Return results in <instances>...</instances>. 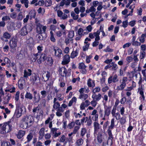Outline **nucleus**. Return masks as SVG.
Here are the masks:
<instances>
[{
  "label": "nucleus",
  "instance_id": "obj_1",
  "mask_svg": "<svg viewBox=\"0 0 146 146\" xmlns=\"http://www.w3.org/2000/svg\"><path fill=\"white\" fill-rule=\"evenodd\" d=\"M111 112V108L109 107L104 108V111L102 109L100 108L99 111L100 118L103 121L108 119Z\"/></svg>",
  "mask_w": 146,
  "mask_h": 146
},
{
  "label": "nucleus",
  "instance_id": "obj_2",
  "mask_svg": "<svg viewBox=\"0 0 146 146\" xmlns=\"http://www.w3.org/2000/svg\"><path fill=\"white\" fill-rule=\"evenodd\" d=\"M12 126L10 122H6L3 124L0 128V133L3 134L10 132L12 130Z\"/></svg>",
  "mask_w": 146,
  "mask_h": 146
},
{
  "label": "nucleus",
  "instance_id": "obj_3",
  "mask_svg": "<svg viewBox=\"0 0 146 146\" xmlns=\"http://www.w3.org/2000/svg\"><path fill=\"white\" fill-rule=\"evenodd\" d=\"M33 29V26L31 24L27 25L23 27L20 31V34L22 36L27 35Z\"/></svg>",
  "mask_w": 146,
  "mask_h": 146
},
{
  "label": "nucleus",
  "instance_id": "obj_4",
  "mask_svg": "<svg viewBox=\"0 0 146 146\" xmlns=\"http://www.w3.org/2000/svg\"><path fill=\"white\" fill-rule=\"evenodd\" d=\"M52 52L54 56L58 58H60L62 54V50L57 47L53 46Z\"/></svg>",
  "mask_w": 146,
  "mask_h": 146
},
{
  "label": "nucleus",
  "instance_id": "obj_5",
  "mask_svg": "<svg viewBox=\"0 0 146 146\" xmlns=\"http://www.w3.org/2000/svg\"><path fill=\"white\" fill-rule=\"evenodd\" d=\"M36 32L38 34H41L43 33H45L47 27L46 26H43L40 24L38 22H36Z\"/></svg>",
  "mask_w": 146,
  "mask_h": 146
},
{
  "label": "nucleus",
  "instance_id": "obj_6",
  "mask_svg": "<svg viewBox=\"0 0 146 146\" xmlns=\"http://www.w3.org/2000/svg\"><path fill=\"white\" fill-rule=\"evenodd\" d=\"M38 78V75L37 74L33 75L30 78V81L33 84H35L36 85H38V84H40V79Z\"/></svg>",
  "mask_w": 146,
  "mask_h": 146
},
{
  "label": "nucleus",
  "instance_id": "obj_7",
  "mask_svg": "<svg viewBox=\"0 0 146 146\" xmlns=\"http://www.w3.org/2000/svg\"><path fill=\"white\" fill-rule=\"evenodd\" d=\"M57 100L56 98H54L52 111H54L55 110H57L60 108V104L59 102H57Z\"/></svg>",
  "mask_w": 146,
  "mask_h": 146
},
{
  "label": "nucleus",
  "instance_id": "obj_8",
  "mask_svg": "<svg viewBox=\"0 0 146 146\" xmlns=\"http://www.w3.org/2000/svg\"><path fill=\"white\" fill-rule=\"evenodd\" d=\"M22 119L26 122L30 126L32 125L33 117L29 115L25 116Z\"/></svg>",
  "mask_w": 146,
  "mask_h": 146
},
{
  "label": "nucleus",
  "instance_id": "obj_9",
  "mask_svg": "<svg viewBox=\"0 0 146 146\" xmlns=\"http://www.w3.org/2000/svg\"><path fill=\"white\" fill-rule=\"evenodd\" d=\"M86 66L83 62H81L79 64L78 68L82 70L81 71L83 74H85L87 73V70L86 69Z\"/></svg>",
  "mask_w": 146,
  "mask_h": 146
},
{
  "label": "nucleus",
  "instance_id": "obj_10",
  "mask_svg": "<svg viewBox=\"0 0 146 146\" xmlns=\"http://www.w3.org/2000/svg\"><path fill=\"white\" fill-rule=\"evenodd\" d=\"M57 15L58 17L60 18L61 19L66 20L68 17L66 14L63 13V12L60 10H58L57 11Z\"/></svg>",
  "mask_w": 146,
  "mask_h": 146
},
{
  "label": "nucleus",
  "instance_id": "obj_11",
  "mask_svg": "<svg viewBox=\"0 0 146 146\" xmlns=\"http://www.w3.org/2000/svg\"><path fill=\"white\" fill-rule=\"evenodd\" d=\"M17 40L15 38H12L9 41V44L10 47L13 48L17 46Z\"/></svg>",
  "mask_w": 146,
  "mask_h": 146
},
{
  "label": "nucleus",
  "instance_id": "obj_12",
  "mask_svg": "<svg viewBox=\"0 0 146 146\" xmlns=\"http://www.w3.org/2000/svg\"><path fill=\"white\" fill-rule=\"evenodd\" d=\"M70 61V57L69 55L66 54L63 57V60L62 64L63 65H66L68 64Z\"/></svg>",
  "mask_w": 146,
  "mask_h": 146
},
{
  "label": "nucleus",
  "instance_id": "obj_13",
  "mask_svg": "<svg viewBox=\"0 0 146 146\" xmlns=\"http://www.w3.org/2000/svg\"><path fill=\"white\" fill-rule=\"evenodd\" d=\"M93 126L94 129V135H96L99 129L101 127L98 121H94L93 123Z\"/></svg>",
  "mask_w": 146,
  "mask_h": 146
},
{
  "label": "nucleus",
  "instance_id": "obj_14",
  "mask_svg": "<svg viewBox=\"0 0 146 146\" xmlns=\"http://www.w3.org/2000/svg\"><path fill=\"white\" fill-rule=\"evenodd\" d=\"M23 108H19L17 109L15 111L14 115V116L17 118L20 117L21 116L22 113L23 111Z\"/></svg>",
  "mask_w": 146,
  "mask_h": 146
},
{
  "label": "nucleus",
  "instance_id": "obj_15",
  "mask_svg": "<svg viewBox=\"0 0 146 146\" xmlns=\"http://www.w3.org/2000/svg\"><path fill=\"white\" fill-rule=\"evenodd\" d=\"M58 72L62 76H64L66 75L67 71L66 68L64 67L59 68Z\"/></svg>",
  "mask_w": 146,
  "mask_h": 146
},
{
  "label": "nucleus",
  "instance_id": "obj_16",
  "mask_svg": "<svg viewBox=\"0 0 146 146\" xmlns=\"http://www.w3.org/2000/svg\"><path fill=\"white\" fill-rule=\"evenodd\" d=\"M32 70L30 69L24 70L23 77L27 78L28 76H30L32 74Z\"/></svg>",
  "mask_w": 146,
  "mask_h": 146
},
{
  "label": "nucleus",
  "instance_id": "obj_17",
  "mask_svg": "<svg viewBox=\"0 0 146 146\" xmlns=\"http://www.w3.org/2000/svg\"><path fill=\"white\" fill-rule=\"evenodd\" d=\"M64 111V110L63 108L62 107H60L56 111V115L58 117L62 116Z\"/></svg>",
  "mask_w": 146,
  "mask_h": 146
},
{
  "label": "nucleus",
  "instance_id": "obj_18",
  "mask_svg": "<svg viewBox=\"0 0 146 146\" xmlns=\"http://www.w3.org/2000/svg\"><path fill=\"white\" fill-rule=\"evenodd\" d=\"M102 97V95L100 93L98 94H93L92 96V98L93 99L96 101H99L100 100Z\"/></svg>",
  "mask_w": 146,
  "mask_h": 146
},
{
  "label": "nucleus",
  "instance_id": "obj_19",
  "mask_svg": "<svg viewBox=\"0 0 146 146\" xmlns=\"http://www.w3.org/2000/svg\"><path fill=\"white\" fill-rule=\"evenodd\" d=\"M45 128L42 127L41 128L38 132L39 137L38 139L39 140L42 139L44 136Z\"/></svg>",
  "mask_w": 146,
  "mask_h": 146
},
{
  "label": "nucleus",
  "instance_id": "obj_20",
  "mask_svg": "<svg viewBox=\"0 0 146 146\" xmlns=\"http://www.w3.org/2000/svg\"><path fill=\"white\" fill-rule=\"evenodd\" d=\"M25 131L19 130L16 136L19 139H21L25 135Z\"/></svg>",
  "mask_w": 146,
  "mask_h": 146
},
{
  "label": "nucleus",
  "instance_id": "obj_21",
  "mask_svg": "<svg viewBox=\"0 0 146 146\" xmlns=\"http://www.w3.org/2000/svg\"><path fill=\"white\" fill-rule=\"evenodd\" d=\"M30 126L22 119L20 126L23 129H26Z\"/></svg>",
  "mask_w": 146,
  "mask_h": 146
},
{
  "label": "nucleus",
  "instance_id": "obj_22",
  "mask_svg": "<svg viewBox=\"0 0 146 146\" xmlns=\"http://www.w3.org/2000/svg\"><path fill=\"white\" fill-rule=\"evenodd\" d=\"M87 84L89 87L93 88L95 86V84L94 80L91 79L89 78L87 82Z\"/></svg>",
  "mask_w": 146,
  "mask_h": 146
},
{
  "label": "nucleus",
  "instance_id": "obj_23",
  "mask_svg": "<svg viewBox=\"0 0 146 146\" xmlns=\"http://www.w3.org/2000/svg\"><path fill=\"white\" fill-rule=\"evenodd\" d=\"M40 100V96L39 93L37 94L36 96H34L33 102L35 104L37 103Z\"/></svg>",
  "mask_w": 146,
  "mask_h": 146
},
{
  "label": "nucleus",
  "instance_id": "obj_24",
  "mask_svg": "<svg viewBox=\"0 0 146 146\" xmlns=\"http://www.w3.org/2000/svg\"><path fill=\"white\" fill-rule=\"evenodd\" d=\"M79 50L76 49L75 51L73 50L70 54V57L72 58H74L77 56L78 54Z\"/></svg>",
  "mask_w": 146,
  "mask_h": 146
},
{
  "label": "nucleus",
  "instance_id": "obj_25",
  "mask_svg": "<svg viewBox=\"0 0 146 146\" xmlns=\"http://www.w3.org/2000/svg\"><path fill=\"white\" fill-rule=\"evenodd\" d=\"M45 75H44V76L43 75L42 78L44 80V81L46 82L49 79L50 76V73L49 72L47 71L46 72H45Z\"/></svg>",
  "mask_w": 146,
  "mask_h": 146
},
{
  "label": "nucleus",
  "instance_id": "obj_26",
  "mask_svg": "<svg viewBox=\"0 0 146 146\" xmlns=\"http://www.w3.org/2000/svg\"><path fill=\"white\" fill-rule=\"evenodd\" d=\"M84 142V140L82 138H81L76 140L75 144L76 146H80L83 145Z\"/></svg>",
  "mask_w": 146,
  "mask_h": 146
},
{
  "label": "nucleus",
  "instance_id": "obj_27",
  "mask_svg": "<svg viewBox=\"0 0 146 146\" xmlns=\"http://www.w3.org/2000/svg\"><path fill=\"white\" fill-rule=\"evenodd\" d=\"M103 134L102 131L101 130L99 132L97 136V140L100 143H101L102 142V136Z\"/></svg>",
  "mask_w": 146,
  "mask_h": 146
},
{
  "label": "nucleus",
  "instance_id": "obj_28",
  "mask_svg": "<svg viewBox=\"0 0 146 146\" xmlns=\"http://www.w3.org/2000/svg\"><path fill=\"white\" fill-rule=\"evenodd\" d=\"M87 133V129L85 127L81 128L80 131V135L83 137Z\"/></svg>",
  "mask_w": 146,
  "mask_h": 146
},
{
  "label": "nucleus",
  "instance_id": "obj_29",
  "mask_svg": "<svg viewBox=\"0 0 146 146\" xmlns=\"http://www.w3.org/2000/svg\"><path fill=\"white\" fill-rule=\"evenodd\" d=\"M40 55L38 53L33 54H31V60L33 62H35L38 58V56Z\"/></svg>",
  "mask_w": 146,
  "mask_h": 146
},
{
  "label": "nucleus",
  "instance_id": "obj_30",
  "mask_svg": "<svg viewBox=\"0 0 146 146\" xmlns=\"http://www.w3.org/2000/svg\"><path fill=\"white\" fill-rule=\"evenodd\" d=\"M128 80V78L126 77H124L120 80V84L126 86L127 82Z\"/></svg>",
  "mask_w": 146,
  "mask_h": 146
},
{
  "label": "nucleus",
  "instance_id": "obj_31",
  "mask_svg": "<svg viewBox=\"0 0 146 146\" xmlns=\"http://www.w3.org/2000/svg\"><path fill=\"white\" fill-rule=\"evenodd\" d=\"M95 7H94L93 5L91 6L89 9H87L86 11V13H89L90 12H95L96 11V9L95 8Z\"/></svg>",
  "mask_w": 146,
  "mask_h": 146
},
{
  "label": "nucleus",
  "instance_id": "obj_32",
  "mask_svg": "<svg viewBox=\"0 0 146 146\" xmlns=\"http://www.w3.org/2000/svg\"><path fill=\"white\" fill-rule=\"evenodd\" d=\"M3 37L7 39H9L11 38V35L7 32H5L3 34Z\"/></svg>",
  "mask_w": 146,
  "mask_h": 146
},
{
  "label": "nucleus",
  "instance_id": "obj_33",
  "mask_svg": "<svg viewBox=\"0 0 146 146\" xmlns=\"http://www.w3.org/2000/svg\"><path fill=\"white\" fill-rule=\"evenodd\" d=\"M126 86L120 84L117 87L116 89L118 91L122 90L124 89Z\"/></svg>",
  "mask_w": 146,
  "mask_h": 146
},
{
  "label": "nucleus",
  "instance_id": "obj_34",
  "mask_svg": "<svg viewBox=\"0 0 146 146\" xmlns=\"http://www.w3.org/2000/svg\"><path fill=\"white\" fill-rule=\"evenodd\" d=\"M88 97V95L86 94H80L79 96V98L83 100H85Z\"/></svg>",
  "mask_w": 146,
  "mask_h": 146
},
{
  "label": "nucleus",
  "instance_id": "obj_35",
  "mask_svg": "<svg viewBox=\"0 0 146 146\" xmlns=\"http://www.w3.org/2000/svg\"><path fill=\"white\" fill-rule=\"evenodd\" d=\"M145 37H146V36L143 34H142L139 37V41L141 43H144L145 42Z\"/></svg>",
  "mask_w": 146,
  "mask_h": 146
},
{
  "label": "nucleus",
  "instance_id": "obj_36",
  "mask_svg": "<svg viewBox=\"0 0 146 146\" xmlns=\"http://www.w3.org/2000/svg\"><path fill=\"white\" fill-rule=\"evenodd\" d=\"M101 91V88L99 86H98L95 88L93 90L92 92L93 94H96V93H98Z\"/></svg>",
  "mask_w": 146,
  "mask_h": 146
},
{
  "label": "nucleus",
  "instance_id": "obj_37",
  "mask_svg": "<svg viewBox=\"0 0 146 146\" xmlns=\"http://www.w3.org/2000/svg\"><path fill=\"white\" fill-rule=\"evenodd\" d=\"M76 100L77 98L76 97H73L72 99L69 101L68 104V106L69 107L71 106L73 103L74 102H76Z\"/></svg>",
  "mask_w": 146,
  "mask_h": 146
},
{
  "label": "nucleus",
  "instance_id": "obj_38",
  "mask_svg": "<svg viewBox=\"0 0 146 146\" xmlns=\"http://www.w3.org/2000/svg\"><path fill=\"white\" fill-rule=\"evenodd\" d=\"M106 78H102L100 79V84L102 87H103L106 85L105 82Z\"/></svg>",
  "mask_w": 146,
  "mask_h": 146
},
{
  "label": "nucleus",
  "instance_id": "obj_39",
  "mask_svg": "<svg viewBox=\"0 0 146 146\" xmlns=\"http://www.w3.org/2000/svg\"><path fill=\"white\" fill-rule=\"evenodd\" d=\"M25 97L26 98L29 99L30 100H32L33 98L32 94L29 92H27Z\"/></svg>",
  "mask_w": 146,
  "mask_h": 146
},
{
  "label": "nucleus",
  "instance_id": "obj_40",
  "mask_svg": "<svg viewBox=\"0 0 146 146\" xmlns=\"http://www.w3.org/2000/svg\"><path fill=\"white\" fill-rule=\"evenodd\" d=\"M20 1L22 4H24L25 7L26 8H27L28 7L29 1L28 0H20Z\"/></svg>",
  "mask_w": 146,
  "mask_h": 146
},
{
  "label": "nucleus",
  "instance_id": "obj_41",
  "mask_svg": "<svg viewBox=\"0 0 146 146\" xmlns=\"http://www.w3.org/2000/svg\"><path fill=\"white\" fill-rule=\"evenodd\" d=\"M60 27L61 28L60 30L61 31L62 34L65 35L66 34V26L64 24H61L60 25Z\"/></svg>",
  "mask_w": 146,
  "mask_h": 146
},
{
  "label": "nucleus",
  "instance_id": "obj_42",
  "mask_svg": "<svg viewBox=\"0 0 146 146\" xmlns=\"http://www.w3.org/2000/svg\"><path fill=\"white\" fill-rule=\"evenodd\" d=\"M71 15L74 20H76L78 18L79 15H76L75 13L73 11H72L71 12Z\"/></svg>",
  "mask_w": 146,
  "mask_h": 146
},
{
  "label": "nucleus",
  "instance_id": "obj_43",
  "mask_svg": "<svg viewBox=\"0 0 146 146\" xmlns=\"http://www.w3.org/2000/svg\"><path fill=\"white\" fill-rule=\"evenodd\" d=\"M52 2L51 0H46L45 2V5L46 7L51 6L52 5Z\"/></svg>",
  "mask_w": 146,
  "mask_h": 146
},
{
  "label": "nucleus",
  "instance_id": "obj_44",
  "mask_svg": "<svg viewBox=\"0 0 146 146\" xmlns=\"http://www.w3.org/2000/svg\"><path fill=\"white\" fill-rule=\"evenodd\" d=\"M119 119V122L121 125H123L124 124L126 121V117H122L120 118Z\"/></svg>",
  "mask_w": 146,
  "mask_h": 146
},
{
  "label": "nucleus",
  "instance_id": "obj_45",
  "mask_svg": "<svg viewBox=\"0 0 146 146\" xmlns=\"http://www.w3.org/2000/svg\"><path fill=\"white\" fill-rule=\"evenodd\" d=\"M46 61L48 64H52L53 63V60L51 57H48L46 59Z\"/></svg>",
  "mask_w": 146,
  "mask_h": 146
},
{
  "label": "nucleus",
  "instance_id": "obj_46",
  "mask_svg": "<svg viewBox=\"0 0 146 146\" xmlns=\"http://www.w3.org/2000/svg\"><path fill=\"white\" fill-rule=\"evenodd\" d=\"M56 97L59 101H62L64 99V97H62V95L60 93H57L56 95Z\"/></svg>",
  "mask_w": 146,
  "mask_h": 146
},
{
  "label": "nucleus",
  "instance_id": "obj_47",
  "mask_svg": "<svg viewBox=\"0 0 146 146\" xmlns=\"http://www.w3.org/2000/svg\"><path fill=\"white\" fill-rule=\"evenodd\" d=\"M112 79L113 82L114 83H116L119 81L118 77L117 74H115L113 76H112Z\"/></svg>",
  "mask_w": 146,
  "mask_h": 146
},
{
  "label": "nucleus",
  "instance_id": "obj_48",
  "mask_svg": "<svg viewBox=\"0 0 146 146\" xmlns=\"http://www.w3.org/2000/svg\"><path fill=\"white\" fill-rule=\"evenodd\" d=\"M33 138V135L31 133H30L29 134H28L27 137V142H29Z\"/></svg>",
  "mask_w": 146,
  "mask_h": 146
},
{
  "label": "nucleus",
  "instance_id": "obj_49",
  "mask_svg": "<svg viewBox=\"0 0 146 146\" xmlns=\"http://www.w3.org/2000/svg\"><path fill=\"white\" fill-rule=\"evenodd\" d=\"M66 139V137L64 135L61 136L59 138V141L61 143L64 142Z\"/></svg>",
  "mask_w": 146,
  "mask_h": 146
},
{
  "label": "nucleus",
  "instance_id": "obj_50",
  "mask_svg": "<svg viewBox=\"0 0 146 146\" xmlns=\"http://www.w3.org/2000/svg\"><path fill=\"white\" fill-rule=\"evenodd\" d=\"M102 91L103 92H106L109 89V87L107 85H105L103 87H102Z\"/></svg>",
  "mask_w": 146,
  "mask_h": 146
},
{
  "label": "nucleus",
  "instance_id": "obj_51",
  "mask_svg": "<svg viewBox=\"0 0 146 146\" xmlns=\"http://www.w3.org/2000/svg\"><path fill=\"white\" fill-rule=\"evenodd\" d=\"M135 69H134V71L130 72L128 73V76L130 78H131L133 77L135 74Z\"/></svg>",
  "mask_w": 146,
  "mask_h": 146
},
{
  "label": "nucleus",
  "instance_id": "obj_52",
  "mask_svg": "<svg viewBox=\"0 0 146 146\" xmlns=\"http://www.w3.org/2000/svg\"><path fill=\"white\" fill-rule=\"evenodd\" d=\"M116 121L114 118H113L111 120V124L110 127L111 129H113L114 126V123Z\"/></svg>",
  "mask_w": 146,
  "mask_h": 146
},
{
  "label": "nucleus",
  "instance_id": "obj_53",
  "mask_svg": "<svg viewBox=\"0 0 146 146\" xmlns=\"http://www.w3.org/2000/svg\"><path fill=\"white\" fill-rule=\"evenodd\" d=\"M75 125V122L74 121H72L68 124V127L69 129H72L74 126Z\"/></svg>",
  "mask_w": 146,
  "mask_h": 146
},
{
  "label": "nucleus",
  "instance_id": "obj_54",
  "mask_svg": "<svg viewBox=\"0 0 146 146\" xmlns=\"http://www.w3.org/2000/svg\"><path fill=\"white\" fill-rule=\"evenodd\" d=\"M74 36V32L73 31H70L69 32L68 35V36L70 38H72Z\"/></svg>",
  "mask_w": 146,
  "mask_h": 146
},
{
  "label": "nucleus",
  "instance_id": "obj_55",
  "mask_svg": "<svg viewBox=\"0 0 146 146\" xmlns=\"http://www.w3.org/2000/svg\"><path fill=\"white\" fill-rule=\"evenodd\" d=\"M111 64H112V67L111 68V70H115L117 69L118 66L116 64H115L113 62H112L111 63Z\"/></svg>",
  "mask_w": 146,
  "mask_h": 146
},
{
  "label": "nucleus",
  "instance_id": "obj_56",
  "mask_svg": "<svg viewBox=\"0 0 146 146\" xmlns=\"http://www.w3.org/2000/svg\"><path fill=\"white\" fill-rule=\"evenodd\" d=\"M40 94L42 95L41 98H44L46 95L47 92L45 90H42L40 92Z\"/></svg>",
  "mask_w": 146,
  "mask_h": 146
},
{
  "label": "nucleus",
  "instance_id": "obj_57",
  "mask_svg": "<svg viewBox=\"0 0 146 146\" xmlns=\"http://www.w3.org/2000/svg\"><path fill=\"white\" fill-rule=\"evenodd\" d=\"M46 55L44 53H42L40 57V59L42 61H44L46 60Z\"/></svg>",
  "mask_w": 146,
  "mask_h": 146
},
{
  "label": "nucleus",
  "instance_id": "obj_58",
  "mask_svg": "<svg viewBox=\"0 0 146 146\" xmlns=\"http://www.w3.org/2000/svg\"><path fill=\"white\" fill-rule=\"evenodd\" d=\"M113 139V137H109L108 140L107 141V144L108 145H111L112 144V139Z\"/></svg>",
  "mask_w": 146,
  "mask_h": 146
},
{
  "label": "nucleus",
  "instance_id": "obj_59",
  "mask_svg": "<svg viewBox=\"0 0 146 146\" xmlns=\"http://www.w3.org/2000/svg\"><path fill=\"white\" fill-rule=\"evenodd\" d=\"M145 51H141L140 54L139 56V58L140 59H144L145 57Z\"/></svg>",
  "mask_w": 146,
  "mask_h": 146
},
{
  "label": "nucleus",
  "instance_id": "obj_60",
  "mask_svg": "<svg viewBox=\"0 0 146 146\" xmlns=\"http://www.w3.org/2000/svg\"><path fill=\"white\" fill-rule=\"evenodd\" d=\"M132 44L134 46H140L141 43L139 42L136 41L134 42H133L132 43Z\"/></svg>",
  "mask_w": 146,
  "mask_h": 146
},
{
  "label": "nucleus",
  "instance_id": "obj_61",
  "mask_svg": "<svg viewBox=\"0 0 146 146\" xmlns=\"http://www.w3.org/2000/svg\"><path fill=\"white\" fill-rule=\"evenodd\" d=\"M92 57V56L91 55L87 56L86 57V61L87 63H89L90 62V59Z\"/></svg>",
  "mask_w": 146,
  "mask_h": 146
},
{
  "label": "nucleus",
  "instance_id": "obj_62",
  "mask_svg": "<svg viewBox=\"0 0 146 146\" xmlns=\"http://www.w3.org/2000/svg\"><path fill=\"white\" fill-rule=\"evenodd\" d=\"M104 51L106 52H112L113 51V50L112 49L110 48L109 46H108L106 49L104 50Z\"/></svg>",
  "mask_w": 146,
  "mask_h": 146
},
{
  "label": "nucleus",
  "instance_id": "obj_63",
  "mask_svg": "<svg viewBox=\"0 0 146 146\" xmlns=\"http://www.w3.org/2000/svg\"><path fill=\"white\" fill-rule=\"evenodd\" d=\"M97 101L93 100L91 101L90 103L92 106L94 107H95L97 104Z\"/></svg>",
  "mask_w": 146,
  "mask_h": 146
},
{
  "label": "nucleus",
  "instance_id": "obj_64",
  "mask_svg": "<svg viewBox=\"0 0 146 146\" xmlns=\"http://www.w3.org/2000/svg\"><path fill=\"white\" fill-rule=\"evenodd\" d=\"M90 44H85L83 47V50L86 51L89 48Z\"/></svg>",
  "mask_w": 146,
  "mask_h": 146
}]
</instances>
